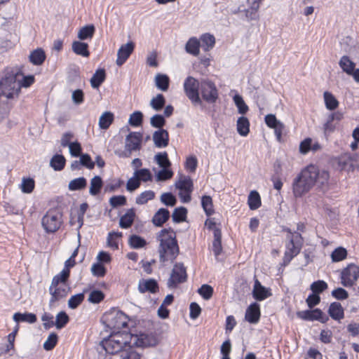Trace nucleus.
Listing matches in <instances>:
<instances>
[{
	"mask_svg": "<svg viewBox=\"0 0 359 359\" xmlns=\"http://www.w3.org/2000/svg\"><path fill=\"white\" fill-rule=\"evenodd\" d=\"M156 239L159 242L160 262L163 264L173 262L180 252L176 233L170 228L163 229L157 233Z\"/></svg>",
	"mask_w": 359,
	"mask_h": 359,
	"instance_id": "f257e3e1",
	"label": "nucleus"
},
{
	"mask_svg": "<svg viewBox=\"0 0 359 359\" xmlns=\"http://www.w3.org/2000/svg\"><path fill=\"white\" fill-rule=\"evenodd\" d=\"M22 75L21 70L18 67L7 68L4 76L0 80L1 94L8 99L18 97L20 93V85L18 77Z\"/></svg>",
	"mask_w": 359,
	"mask_h": 359,
	"instance_id": "f03ea898",
	"label": "nucleus"
},
{
	"mask_svg": "<svg viewBox=\"0 0 359 359\" xmlns=\"http://www.w3.org/2000/svg\"><path fill=\"white\" fill-rule=\"evenodd\" d=\"M132 334L127 332L114 331L107 338L104 339L101 345L109 354L121 353L131 345Z\"/></svg>",
	"mask_w": 359,
	"mask_h": 359,
	"instance_id": "7ed1b4c3",
	"label": "nucleus"
},
{
	"mask_svg": "<svg viewBox=\"0 0 359 359\" xmlns=\"http://www.w3.org/2000/svg\"><path fill=\"white\" fill-rule=\"evenodd\" d=\"M69 278L67 275L60 273L53 276L49 287V292L51 296L50 304L64 299L71 292V287L68 281Z\"/></svg>",
	"mask_w": 359,
	"mask_h": 359,
	"instance_id": "20e7f679",
	"label": "nucleus"
},
{
	"mask_svg": "<svg viewBox=\"0 0 359 359\" xmlns=\"http://www.w3.org/2000/svg\"><path fill=\"white\" fill-rule=\"evenodd\" d=\"M313 187L316 184L324 185L328 182L330 175L325 170H319L313 165H310L303 169L298 175Z\"/></svg>",
	"mask_w": 359,
	"mask_h": 359,
	"instance_id": "39448f33",
	"label": "nucleus"
},
{
	"mask_svg": "<svg viewBox=\"0 0 359 359\" xmlns=\"http://www.w3.org/2000/svg\"><path fill=\"white\" fill-rule=\"evenodd\" d=\"M104 324L111 330H119L128 325V317L122 311L113 309L102 317Z\"/></svg>",
	"mask_w": 359,
	"mask_h": 359,
	"instance_id": "423d86ee",
	"label": "nucleus"
},
{
	"mask_svg": "<svg viewBox=\"0 0 359 359\" xmlns=\"http://www.w3.org/2000/svg\"><path fill=\"white\" fill-rule=\"evenodd\" d=\"M287 238L290 241L286 245V250L284 254L283 263L288 264L290 261L300 252L302 246V237L298 232L288 231Z\"/></svg>",
	"mask_w": 359,
	"mask_h": 359,
	"instance_id": "0eeeda50",
	"label": "nucleus"
},
{
	"mask_svg": "<svg viewBox=\"0 0 359 359\" xmlns=\"http://www.w3.org/2000/svg\"><path fill=\"white\" fill-rule=\"evenodd\" d=\"M175 187L178 189L179 197L183 203H189L191 200V193L193 191V181L189 177L180 176L175 182Z\"/></svg>",
	"mask_w": 359,
	"mask_h": 359,
	"instance_id": "6e6552de",
	"label": "nucleus"
},
{
	"mask_svg": "<svg viewBox=\"0 0 359 359\" xmlns=\"http://www.w3.org/2000/svg\"><path fill=\"white\" fill-rule=\"evenodd\" d=\"M41 224L46 232H55L62 224V215L55 210H50L43 217Z\"/></svg>",
	"mask_w": 359,
	"mask_h": 359,
	"instance_id": "1a4fd4ad",
	"label": "nucleus"
},
{
	"mask_svg": "<svg viewBox=\"0 0 359 359\" xmlns=\"http://www.w3.org/2000/svg\"><path fill=\"white\" fill-rule=\"evenodd\" d=\"M184 90L187 97L193 103H201L199 90L201 82L193 76H187L183 83Z\"/></svg>",
	"mask_w": 359,
	"mask_h": 359,
	"instance_id": "9d476101",
	"label": "nucleus"
},
{
	"mask_svg": "<svg viewBox=\"0 0 359 359\" xmlns=\"http://www.w3.org/2000/svg\"><path fill=\"white\" fill-rule=\"evenodd\" d=\"M200 92L202 98L210 104L215 103L219 97L218 90L215 84L208 79H203L201 81Z\"/></svg>",
	"mask_w": 359,
	"mask_h": 359,
	"instance_id": "9b49d317",
	"label": "nucleus"
},
{
	"mask_svg": "<svg viewBox=\"0 0 359 359\" xmlns=\"http://www.w3.org/2000/svg\"><path fill=\"white\" fill-rule=\"evenodd\" d=\"M359 278V266L349 264L341 272V283L345 287H351Z\"/></svg>",
	"mask_w": 359,
	"mask_h": 359,
	"instance_id": "f8f14e48",
	"label": "nucleus"
},
{
	"mask_svg": "<svg viewBox=\"0 0 359 359\" xmlns=\"http://www.w3.org/2000/svg\"><path fill=\"white\" fill-rule=\"evenodd\" d=\"M186 279L187 271L185 267L183 264L177 263L173 266L167 285L169 288H175L178 284L184 282Z\"/></svg>",
	"mask_w": 359,
	"mask_h": 359,
	"instance_id": "ddd939ff",
	"label": "nucleus"
},
{
	"mask_svg": "<svg viewBox=\"0 0 359 359\" xmlns=\"http://www.w3.org/2000/svg\"><path fill=\"white\" fill-rule=\"evenodd\" d=\"M297 316L303 320H318L323 323H325L328 320V317L318 309L301 311L297 313Z\"/></svg>",
	"mask_w": 359,
	"mask_h": 359,
	"instance_id": "4468645a",
	"label": "nucleus"
},
{
	"mask_svg": "<svg viewBox=\"0 0 359 359\" xmlns=\"http://www.w3.org/2000/svg\"><path fill=\"white\" fill-rule=\"evenodd\" d=\"M158 343L156 337L152 334H140L132 335L131 344L137 346L147 347L155 346Z\"/></svg>",
	"mask_w": 359,
	"mask_h": 359,
	"instance_id": "2eb2a0df",
	"label": "nucleus"
},
{
	"mask_svg": "<svg viewBox=\"0 0 359 359\" xmlns=\"http://www.w3.org/2000/svg\"><path fill=\"white\" fill-rule=\"evenodd\" d=\"M312 187L306 182L299 175H298L292 182V192L294 197H302L308 193Z\"/></svg>",
	"mask_w": 359,
	"mask_h": 359,
	"instance_id": "dca6fc26",
	"label": "nucleus"
},
{
	"mask_svg": "<svg viewBox=\"0 0 359 359\" xmlns=\"http://www.w3.org/2000/svg\"><path fill=\"white\" fill-rule=\"evenodd\" d=\"M266 126L274 130V133L278 141L281 140L284 124L278 120L274 114H267L264 118Z\"/></svg>",
	"mask_w": 359,
	"mask_h": 359,
	"instance_id": "f3484780",
	"label": "nucleus"
},
{
	"mask_svg": "<svg viewBox=\"0 0 359 359\" xmlns=\"http://www.w3.org/2000/svg\"><path fill=\"white\" fill-rule=\"evenodd\" d=\"M142 135L137 132H132L126 138L125 148L130 153L140 149Z\"/></svg>",
	"mask_w": 359,
	"mask_h": 359,
	"instance_id": "a211bd4d",
	"label": "nucleus"
},
{
	"mask_svg": "<svg viewBox=\"0 0 359 359\" xmlns=\"http://www.w3.org/2000/svg\"><path fill=\"white\" fill-rule=\"evenodd\" d=\"M135 48V43L129 41L126 44L121 46L117 52L116 65L121 66L130 57Z\"/></svg>",
	"mask_w": 359,
	"mask_h": 359,
	"instance_id": "6ab92c4d",
	"label": "nucleus"
},
{
	"mask_svg": "<svg viewBox=\"0 0 359 359\" xmlns=\"http://www.w3.org/2000/svg\"><path fill=\"white\" fill-rule=\"evenodd\" d=\"M270 288L263 286L261 283L256 279L255 280L252 296L257 301H263L271 296Z\"/></svg>",
	"mask_w": 359,
	"mask_h": 359,
	"instance_id": "aec40b11",
	"label": "nucleus"
},
{
	"mask_svg": "<svg viewBox=\"0 0 359 359\" xmlns=\"http://www.w3.org/2000/svg\"><path fill=\"white\" fill-rule=\"evenodd\" d=\"M152 139L155 147L165 148L168 145L169 135L166 130L158 129L153 133Z\"/></svg>",
	"mask_w": 359,
	"mask_h": 359,
	"instance_id": "412c9836",
	"label": "nucleus"
},
{
	"mask_svg": "<svg viewBox=\"0 0 359 359\" xmlns=\"http://www.w3.org/2000/svg\"><path fill=\"white\" fill-rule=\"evenodd\" d=\"M260 315V306L255 302L247 308L245 318L250 323L256 324L259 320Z\"/></svg>",
	"mask_w": 359,
	"mask_h": 359,
	"instance_id": "4be33fe9",
	"label": "nucleus"
},
{
	"mask_svg": "<svg viewBox=\"0 0 359 359\" xmlns=\"http://www.w3.org/2000/svg\"><path fill=\"white\" fill-rule=\"evenodd\" d=\"M158 290V284L154 279H142L139 281L138 290L141 293L149 292L155 293Z\"/></svg>",
	"mask_w": 359,
	"mask_h": 359,
	"instance_id": "5701e85b",
	"label": "nucleus"
},
{
	"mask_svg": "<svg viewBox=\"0 0 359 359\" xmlns=\"http://www.w3.org/2000/svg\"><path fill=\"white\" fill-rule=\"evenodd\" d=\"M200 41L195 36L189 39L185 44V50L187 53L194 56H198L200 54Z\"/></svg>",
	"mask_w": 359,
	"mask_h": 359,
	"instance_id": "b1692460",
	"label": "nucleus"
},
{
	"mask_svg": "<svg viewBox=\"0 0 359 359\" xmlns=\"http://www.w3.org/2000/svg\"><path fill=\"white\" fill-rule=\"evenodd\" d=\"M328 313L332 319L338 321L344 317V309L339 302H333L330 305Z\"/></svg>",
	"mask_w": 359,
	"mask_h": 359,
	"instance_id": "393cba45",
	"label": "nucleus"
},
{
	"mask_svg": "<svg viewBox=\"0 0 359 359\" xmlns=\"http://www.w3.org/2000/svg\"><path fill=\"white\" fill-rule=\"evenodd\" d=\"M236 130L242 137H246L250 133V121L245 116H241L236 122Z\"/></svg>",
	"mask_w": 359,
	"mask_h": 359,
	"instance_id": "a878e982",
	"label": "nucleus"
},
{
	"mask_svg": "<svg viewBox=\"0 0 359 359\" xmlns=\"http://www.w3.org/2000/svg\"><path fill=\"white\" fill-rule=\"evenodd\" d=\"M199 41L204 51L212 49L215 44V38L210 33L203 34L200 36Z\"/></svg>",
	"mask_w": 359,
	"mask_h": 359,
	"instance_id": "bb28decb",
	"label": "nucleus"
},
{
	"mask_svg": "<svg viewBox=\"0 0 359 359\" xmlns=\"http://www.w3.org/2000/svg\"><path fill=\"white\" fill-rule=\"evenodd\" d=\"M13 319L18 324L21 322L32 324L36 321V316L32 313L18 312L13 314Z\"/></svg>",
	"mask_w": 359,
	"mask_h": 359,
	"instance_id": "cd10ccee",
	"label": "nucleus"
},
{
	"mask_svg": "<svg viewBox=\"0 0 359 359\" xmlns=\"http://www.w3.org/2000/svg\"><path fill=\"white\" fill-rule=\"evenodd\" d=\"M72 50L78 55L87 57L90 55L88 45L86 43L75 41L72 45Z\"/></svg>",
	"mask_w": 359,
	"mask_h": 359,
	"instance_id": "c85d7f7f",
	"label": "nucleus"
},
{
	"mask_svg": "<svg viewBox=\"0 0 359 359\" xmlns=\"http://www.w3.org/2000/svg\"><path fill=\"white\" fill-rule=\"evenodd\" d=\"M114 119V115L111 111L103 112L99 118L98 125L100 129L107 130L109 128Z\"/></svg>",
	"mask_w": 359,
	"mask_h": 359,
	"instance_id": "c756f323",
	"label": "nucleus"
},
{
	"mask_svg": "<svg viewBox=\"0 0 359 359\" xmlns=\"http://www.w3.org/2000/svg\"><path fill=\"white\" fill-rule=\"evenodd\" d=\"M170 212L167 209L161 208L154 215L152 222L157 226H162L169 218Z\"/></svg>",
	"mask_w": 359,
	"mask_h": 359,
	"instance_id": "7c9ffc66",
	"label": "nucleus"
},
{
	"mask_svg": "<svg viewBox=\"0 0 359 359\" xmlns=\"http://www.w3.org/2000/svg\"><path fill=\"white\" fill-rule=\"evenodd\" d=\"M135 213L133 209H129L127 212L120 218L119 226L122 229L129 228L133 223Z\"/></svg>",
	"mask_w": 359,
	"mask_h": 359,
	"instance_id": "2f4dec72",
	"label": "nucleus"
},
{
	"mask_svg": "<svg viewBox=\"0 0 359 359\" xmlns=\"http://www.w3.org/2000/svg\"><path fill=\"white\" fill-rule=\"evenodd\" d=\"M106 77L105 71L103 69H98L95 71L90 79V85L93 88H98L104 81Z\"/></svg>",
	"mask_w": 359,
	"mask_h": 359,
	"instance_id": "473e14b6",
	"label": "nucleus"
},
{
	"mask_svg": "<svg viewBox=\"0 0 359 359\" xmlns=\"http://www.w3.org/2000/svg\"><path fill=\"white\" fill-rule=\"evenodd\" d=\"M95 31V26L93 25H88L82 27L78 32V38L81 41L91 39L94 35Z\"/></svg>",
	"mask_w": 359,
	"mask_h": 359,
	"instance_id": "72a5a7b5",
	"label": "nucleus"
},
{
	"mask_svg": "<svg viewBox=\"0 0 359 359\" xmlns=\"http://www.w3.org/2000/svg\"><path fill=\"white\" fill-rule=\"evenodd\" d=\"M29 61L34 65H41L46 59V54L43 49L37 48L31 52Z\"/></svg>",
	"mask_w": 359,
	"mask_h": 359,
	"instance_id": "f704fd0d",
	"label": "nucleus"
},
{
	"mask_svg": "<svg viewBox=\"0 0 359 359\" xmlns=\"http://www.w3.org/2000/svg\"><path fill=\"white\" fill-rule=\"evenodd\" d=\"M339 67L348 75H351L355 69V64L348 57L342 56L339 62Z\"/></svg>",
	"mask_w": 359,
	"mask_h": 359,
	"instance_id": "c9c22d12",
	"label": "nucleus"
},
{
	"mask_svg": "<svg viewBox=\"0 0 359 359\" xmlns=\"http://www.w3.org/2000/svg\"><path fill=\"white\" fill-rule=\"evenodd\" d=\"M103 182L100 176H95L90 180L89 194L91 196L97 195L102 187Z\"/></svg>",
	"mask_w": 359,
	"mask_h": 359,
	"instance_id": "e433bc0d",
	"label": "nucleus"
},
{
	"mask_svg": "<svg viewBox=\"0 0 359 359\" xmlns=\"http://www.w3.org/2000/svg\"><path fill=\"white\" fill-rule=\"evenodd\" d=\"M248 204L250 210H257L261 206V197L257 191H250L248 198Z\"/></svg>",
	"mask_w": 359,
	"mask_h": 359,
	"instance_id": "4c0bfd02",
	"label": "nucleus"
},
{
	"mask_svg": "<svg viewBox=\"0 0 359 359\" xmlns=\"http://www.w3.org/2000/svg\"><path fill=\"white\" fill-rule=\"evenodd\" d=\"M155 84L158 90L166 91L169 87V77L163 74H158L155 76Z\"/></svg>",
	"mask_w": 359,
	"mask_h": 359,
	"instance_id": "58836bf2",
	"label": "nucleus"
},
{
	"mask_svg": "<svg viewBox=\"0 0 359 359\" xmlns=\"http://www.w3.org/2000/svg\"><path fill=\"white\" fill-rule=\"evenodd\" d=\"M87 185V181L83 177H80L71 180L68 184L69 191H79L83 189Z\"/></svg>",
	"mask_w": 359,
	"mask_h": 359,
	"instance_id": "ea45409f",
	"label": "nucleus"
},
{
	"mask_svg": "<svg viewBox=\"0 0 359 359\" xmlns=\"http://www.w3.org/2000/svg\"><path fill=\"white\" fill-rule=\"evenodd\" d=\"M325 107L329 110H334L338 107L339 102L336 97L330 92H325L323 94Z\"/></svg>",
	"mask_w": 359,
	"mask_h": 359,
	"instance_id": "a19ab883",
	"label": "nucleus"
},
{
	"mask_svg": "<svg viewBox=\"0 0 359 359\" xmlns=\"http://www.w3.org/2000/svg\"><path fill=\"white\" fill-rule=\"evenodd\" d=\"M65 162L66 160L62 155L56 154L52 157L50 165L53 170L60 171L64 168Z\"/></svg>",
	"mask_w": 359,
	"mask_h": 359,
	"instance_id": "79ce46f5",
	"label": "nucleus"
},
{
	"mask_svg": "<svg viewBox=\"0 0 359 359\" xmlns=\"http://www.w3.org/2000/svg\"><path fill=\"white\" fill-rule=\"evenodd\" d=\"M122 233L118 231L110 232L107 236V245L114 249L116 250L118 248V240L121 238Z\"/></svg>",
	"mask_w": 359,
	"mask_h": 359,
	"instance_id": "37998d69",
	"label": "nucleus"
},
{
	"mask_svg": "<svg viewBox=\"0 0 359 359\" xmlns=\"http://www.w3.org/2000/svg\"><path fill=\"white\" fill-rule=\"evenodd\" d=\"M233 100L238 109V112L241 114H245L248 110V106L245 104L243 98L238 94L234 95Z\"/></svg>",
	"mask_w": 359,
	"mask_h": 359,
	"instance_id": "c03bdc74",
	"label": "nucleus"
},
{
	"mask_svg": "<svg viewBox=\"0 0 359 359\" xmlns=\"http://www.w3.org/2000/svg\"><path fill=\"white\" fill-rule=\"evenodd\" d=\"M330 256L333 262H339L346 258L347 250L343 247H338L332 251Z\"/></svg>",
	"mask_w": 359,
	"mask_h": 359,
	"instance_id": "a18cd8bd",
	"label": "nucleus"
},
{
	"mask_svg": "<svg viewBox=\"0 0 359 359\" xmlns=\"http://www.w3.org/2000/svg\"><path fill=\"white\" fill-rule=\"evenodd\" d=\"M165 103V100L162 94H158L150 101L151 107L155 111H160L163 109Z\"/></svg>",
	"mask_w": 359,
	"mask_h": 359,
	"instance_id": "49530a36",
	"label": "nucleus"
},
{
	"mask_svg": "<svg viewBox=\"0 0 359 359\" xmlns=\"http://www.w3.org/2000/svg\"><path fill=\"white\" fill-rule=\"evenodd\" d=\"M128 243L132 248L138 249L144 248L147 245V241L139 236L133 235L129 238Z\"/></svg>",
	"mask_w": 359,
	"mask_h": 359,
	"instance_id": "de8ad7c7",
	"label": "nucleus"
},
{
	"mask_svg": "<svg viewBox=\"0 0 359 359\" xmlns=\"http://www.w3.org/2000/svg\"><path fill=\"white\" fill-rule=\"evenodd\" d=\"M154 160L161 168H169L171 164L166 152L158 153L155 155Z\"/></svg>",
	"mask_w": 359,
	"mask_h": 359,
	"instance_id": "09e8293b",
	"label": "nucleus"
},
{
	"mask_svg": "<svg viewBox=\"0 0 359 359\" xmlns=\"http://www.w3.org/2000/svg\"><path fill=\"white\" fill-rule=\"evenodd\" d=\"M34 181L32 178H22L20 188L22 192L25 194H30L34 189Z\"/></svg>",
	"mask_w": 359,
	"mask_h": 359,
	"instance_id": "8fccbe9b",
	"label": "nucleus"
},
{
	"mask_svg": "<svg viewBox=\"0 0 359 359\" xmlns=\"http://www.w3.org/2000/svg\"><path fill=\"white\" fill-rule=\"evenodd\" d=\"M69 320L67 314L64 311H60L56 316L54 325H55L57 329H62L68 323Z\"/></svg>",
	"mask_w": 359,
	"mask_h": 359,
	"instance_id": "3c124183",
	"label": "nucleus"
},
{
	"mask_svg": "<svg viewBox=\"0 0 359 359\" xmlns=\"http://www.w3.org/2000/svg\"><path fill=\"white\" fill-rule=\"evenodd\" d=\"M202 207L208 215H211L214 212L212 198L209 196H204L201 198Z\"/></svg>",
	"mask_w": 359,
	"mask_h": 359,
	"instance_id": "603ef678",
	"label": "nucleus"
},
{
	"mask_svg": "<svg viewBox=\"0 0 359 359\" xmlns=\"http://www.w3.org/2000/svg\"><path fill=\"white\" fill-rule=\"evenodd\" d=\"M214 241L212 242V250L216 257L222 252V248L221 244V233L217 230L214 233Z\"/></svg>",
	"mask_w": 359,
	"mask_h": 359,
	"instance_id": "864d4df0",
	"label": "nucleus"
},
{
	"mask_svg": "<svg viewBox=\"0 0 359 359\" xmlns=\"http://www.w3.org/2000/svg\"><path fill=\"white\" fill-rule=\"evenodd\" d=\"M187 210L184 207H180L175 209L172 212V219L175 222H181L185 220Z\"/></svg>",
	"mask_w": 359,
	"mask_h": 359,
	"instance_id": "5fc2aeb1",
	"label": "nucleus"
},
{
	"mask_svg": "<svg viewBox=\"0 0 359 359\" xmlns=\"http://www.w3.org/2000/svg\"><path fill=\"white\" fill-rule=\"evenodd\" d=\"M155 196V194L153 191H145L141 193L136 198V203L139 205H143L147 203L149 201L152 200Z\"/></svg>",
	"mask_w": 359,
	"mask_h": 359,
	"instance_id": "6e6d98bb",
	"label": "nucleus"
},
{
	"mask_svg": "<svg viewBox=\"0 0 359 359\" xmlns=\"http://www.w3.org/2000/svg\"><path fill=\"white\" fill-rule=\"evenodd\" d=\"M84 294L79 293L72 295L68 300V306L71 309H75L77 308L83 301Z\"/></svg>",
	"mask_w": 359,
	"mask_h": 359,
	"instance_id": "4d7b16f0",
	"label": "nucleus"
},
{
	"mask_svg": "<svg viewBox=\"0 0 359 359\" xmlns=\"http://www.w3.org/2000/svg\"><path fill=\"white\" fill-rule=\"evenodd\" d=\"M135 176L137 177L140 182H148L151 180L152 175L149 169L142 168L139 170H136L134 172Z\"/></svg>",
	"mask_w": 359,
	"mask_h": 359,
	"instance_id": "13d9d810",
	"label": "nucleus"
},
{
	"mask_svg": "<svg viewBox=\"0 0 359 359\" xmlns=\"http://www.w3.org/2000/svg\"><path fill=\"white\" fill-rule=\"evenodd\" d=\"M104 298V294L99 290H92L88 296V300L92 304H98Z\"/></svg>",
	"mask_w": 359,
	"mask_h": 359,
	"instance_id": "bf43d9fd",
	"label": "nucleus"
},
{
	"mask_svg": "<svg viewBox=\"0 0 359 359\" xmlns=\"http://www.w3.org/2000/svg\"><path fill=\"white\" fill-rule=\"evenodd\" d=\"M57 339H58V337L55 333H54V332L50 333L48 335L47 339L43 343V348L46 351L52 350L57 344Z\"/></svg>",
	"mask_w": 359,
	"mask_h": 359,
	"instance_id": "052dcab7",
	"label": "nucleus"
},
{
	"mask_svg": "<svg viewBox=\"0 0 359 359\" xmlns=\"http://www.w3.org/2000/svg\"><path fill=\"white\" fill-rule=\"evenodd\" d=\"M173 172L169 168H163L156 173V181H165L172 178Z\"/></svg>",
	"mask_w": 359,
	"mask_h": 359,
	"instance_id": "680f3d73",
	"label": "nucleus"
},
{
	"mask_svg": "<svg viewBox=\"0 0 359 359\" xmlns=\"http://www.w3.org/2000/svg\"><path fill=\"white\" fill-rule=\"evenodd\" d=\"M143 115L140 111H136L130 114L128 123L130 126L134 127L140 126L142 122Z\"/></svg>",
	"mask_w": 359,
	"mask_h": 359,
	"instance_id": "e2e57ef3",
	"label": "nucleus"
},
{
	"mask_svg": "<svg viewBox=\"0 0 359 359\" xmlns=\"http://www.w3.org/2000/svg\"><path fill=\"white\" fill-rule=\"evenodd\" d=\"M91 273L94 276L103 277L106 273V269L100 263H94L90 269Z\"/></svg>",
	"mask_w": 359,
	"mask_h": 359,
	"instance_id": "0e129e2a",
	"label": "nucleus"
},
{
	"mask_svg": "<svg viewBox=\"0 0 359 359\" xmlns=\"http://www.w3.org/2000/svg\"><path fill=\"white\" fill-rule=\"evenodd\" d=\"M121 359H140V355L130 345L128 348L123 351Z\"/></svg>",
	"mask_w": 359,
	"mask_h": 359,
	"instance_id": "69168bd1",
	"label": "nucleus"
},
{
	"mask_svg": "<svg viewBox=\"0 0 359 359\" xmlns=\"http://www.w3.org/2000/svg\"><path fill=\"white\" fill-rule=\"evenodd\" d=\"M199 294L205 299L211 298L213 293V288L209 285H203L198 290Z\"/></svg>",
	"mask_w": 359,
	"mask_h": 359,
	"instance_id": "338daca9",
	"label": "nucleus"
},
{
	"mask_svg": "<svg viewBox=\"0 0 359 359\" xmlns=\"http://www.w3.org/2000/svg\"><path fill=\"white\" fill-rule=\"evenodd\" d=\"M165 123V120L162 115L156 114L150 118V124L154 128L162 129Z\"/></svg>",
	"mask_w": 359,
	"mask_h": 359,
	"instance_id": "774afa93",
	"label": "nucleus"
}]
</instances>
